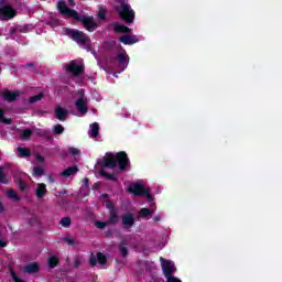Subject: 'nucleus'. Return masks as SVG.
I'll list each match as a JSON object with an SVG mask.
<instances>
[{"label": "nucleus", "mask_w": 282, "mask_h": 282, "mask_svg": "<svg viewBox=\"0 0 282 282\" xmlns=\"http://www.w3.org/2000/svg\"><path fill=\"white\" fill-rule=\"evenodd\" d=\"M118 163H119V169L121 171L129 169L130 163H129V156H127V153L107 152L106 155L104 156V163L101 164V166L104 169H116V166H118Z\"/></svg>", "instance_id": "f257e3e1"}, {"label": "nucleus", "mask_w": 282, "mask_h": 282, "mask_svg": "<svg viewBox=\"0 0 282 282\" xmlns=\"http://www.w3.org/2000/svg\"><path fill=\"white\" fill-rule=\"evenodd\" d=\"M57 10L64 17H70L72 19H75V21H83V23H84L86 30H88V32H94V30H96V23L94 22V18L80 17L78 14V12H76L69 8H66L64 1H59L57 3Z\"/></svg>", "instance_id": "f03ea898"}, {"label": "nucleus", "mask_w": 282, "mask_h": 282, "mask_svg": "<svg viewBox=\"0 0 282 282\" xmlns=\"http://www.w3.org/2000/svg\"><path fill=\"white\" fill-rule=\"evenodd\" d=\"M116 10L126 23H133L135 19V12L131 9V6L124 1H119V4L116 7Z\"/></svg>", "instance_id": "7ed1b4c3"}, {"label": "nucleus", "mask_w": 282, "mask_h": 282, "mask_svg": "<svg viewBox=\"0 0 282 282\" xmlns=\"http://www.w3.org/2000/svg\"><path fill=\"white\" fill-rule=\"evenodd\" d=\"M128 193H132V195L141 197H148L149 202H153V195L151 194V191L149 188L144 187L143 181H137L135 183H132L128 187Z\"/></svg>", "instance_id": "20e7f679"}, {"label": "nucleus", "mask_w": 282, "mask_h": 282, "mask_svg": "<svg viewBox=\"0 0 282 282\" xmlns=\"http://www.w3.org/2000/svg\"><path fill=\"white\" fill-rule=\"evenodd\" d=\"M65 32L66 35L69 36V39H73V41L77 42L80 47L89 51L90 41L85 33L72 29H66Z\"/></svg>", "instance_id": "39448f33"}, {"label": "nucleus", "mask_w": 282, "mask_h": 282, "mask_svg": "<svg viewBox=\"0 0 282 282\" xmlns=\"http://www.w3.org/2000/svg\"><path fill=\"white\" fill-rule=\"evenodd\" d=\"M14 17H17V11L8 4L7 0H0V20L10 21V19H14Z\"/></svg>", "instance_id": "423d86ee"}, {"label": "nucleus", "mask_w": 282, "mask_h": 282, "mask_svg": "<svg viewBox=\"0 0 282 282\" xmlns=\"http://www.w3.org/2000/svg\"><path fill=\"white\" fill-rule=\"evenodd\" d=\"M79 98L75 101V107L80 116H85L88 111L87 105L89 100L85 97V90L78 91Z\"/></svg>", "instance_id": "0eeeda50"}, {"label": "nucleus", "mask_w": 282, "mask_h": 282, "mask_svg": "<svg viewBox=\"0 0 282 282\" xmlns=\"http://www.w3.org/2000/svg\"><path fill=\"white\" fill-rule=\"evenodd\" d=\"M90 265L93 267L97 265V268H105V265H107V257H105V254L99 252L97 253V259H96V256L91 253Z\"/></svg>", "instance_id": "6e6552de"}, {"label": "nucleus", "mask_w": 282, "mask_h": 282, "mask_svg": "<svg viewBox=\"0 0 282 282\" xmlns=\"http://www.w3.org/2000/svg\"><path fill=\"white\" fill-rule=\"evenodd\" d=\"M117 58L119 61L120 72H124V69H127V67L129 66V55H127V51L119 53Z\"/></svg>", "instance_id": "1a4fd4ad"}, {"label": "nucleus", "mask_w": 282, "mask_h": 282, "mask_svg": "<svg viewBox=\"0 0 282 282\" xmlns=\"http://www.w3.org/2000/svg\"><path fill=\"white\" fill-rule=\"evenodd\" d=\"M67 72L70 74H74L75 76H78L83 72V65L77 64L76 62H70L68 66H66Z\"/></svg>", "instance_id": "9d476101"}, {"label": "nucleus", "mask_w": 282, "mask_h": 282, "mask_svg": "<svg viewBox=\"0 0 282 282\" xmlns=\"http://www.w3.org/2000/svg\"><path fill=\"white\" fill-rule=\"evenodd\" d=\"M19 96H21L20 91H11V90H6L3 93V98L4 100H7L8 102H14V100H17V98H19Z\"/></svg>", "instance_id": "9b49d317"}, {"label": "nucleus", "mask_w": 282, "mask_h": 282, "mask_svg": "<svg viewBox=\"0 0 282 282\" xmlns=\"http://www.w3.org/2000/svg\"><path fill=\"white\" fill-rule=\"evenodd\" d=\"M123 45H133L134 43H138V37L135 35H123L119 39Z\"/></svg>", "instance_id": "f8f14e48"}, {"label": "nucleus", "mask_w": 282, "mask_h": 282, "mask_svg": "<svg viewBox=\"0 0 282 282\" xmlns=\"http://www.w3.org/2000/svg\"><path fill=\"white\" fill-rule=\"evenodd\" d=\"M98 133H100V127L98 126V122H94L89 127V138H98Z\"/></svg>", "instance_id": "ddd939ff"}, {"label": "nucleus", "mask_w": 282, "mask_h": 282, "mask_svg": "<svg viewBox=\"0 0 282 282\" xmlns=\"http://www.w3.org/2000/svg\"><path fill=\"white\" fill-rule=\"evenodd\" d=\"M122 224L124 228H131L133 224H135V220L133 219V215L128 214L122 217Z\"/></svg>", "instance_id": "4468645a"}, {"label": "nucleus", "mask_w": 282, "mask_h": 282, "mask_svg": "<svg viewBox=\"0 0 282 282\" xmlns=\"http://www.w3.org/2000/svg\"><path fill=\"white\" fill-rule=\"evenodd\" d=\"M113 28H115V32H120L121 34L131 33V29H129L128 26L121 25L120 23H115Z\"/></svg>", "instance_id": "2eb2a0df"}, {"label": "nucleus", "mask_w": 282, "mask_h": 282, "mask_svg": "<svg viewBox=\"0 0 282 282\" xmlns=\"http://www.w3.org/2000/svg\"><path fill=\"white\" fill-rule=\"evenodd\" d=\"M55 116L57 120H65V118H67V110L63 109L62 107H57L55 109Z\"/></svg>", "instance_id": "dca6fc26"}, {"label": "nucleus", "mask_w": 282, "mask_h": 282, "mask_svg": "<svg viewBox=\"0 0 282 282\" xmlns=\"http://www.w3.org/2000/svg\"><path fill=\"white\" fill-rule=\"evenodd\" d=\"M78 173V167L72 166L66 169L61 173L62 177H69L70 175H76Z\"/></svg>", "instance_id": "f3484780"}, {"label": "nucleus", "mask_w": 282, "mask_h": 282, "mask_svg": "<svg viewBox=\"0 0 282 282\" xmlns=\"http://www.w3.org/2000/svg\"><path fill=\"white\" fill-rule=\"evenodd\" d=\"M107 208L110 209V224H116L118 215L116 214V209H113V204L108 203Z\"/></svg>", "instance_id": "a211bd4d"}, {"label": "nucleus", "mask_w": 282, "mask_h": 282, "mask_svg": "<svg viewBox=\"0 0 282 282\" xmlns=\"http://www.w3.org/2000/svg\"><path fill=\"white\" fill-rule=\"evenodd\" d=\"M47 193V188L45 187V184L41 183L37 185L35 189L36 197H43Z\"/></svg>", "instance_id": "6ab92c4d"}, {"label": "nucleus", "mask_w": 282, "mask_h": 282, "mask_svg": "<svg viewBox=\"0 0 282 282\" xmlns=\"http://www.w3.org/2000/svg\"><path fill=\"white\" fill-rule=\"evenodd\" d=\"M24 271L29 272V274H34V272H39V263L28 264Z\"/></svg>", "instance_id": "aec40b11"}, {"label": "nucleus", "mask_w": 282, "mask_h": 282, "mask_svg": "<svg viewBox=\"0 0 282 282\" xmlns=\"http://www.w3.org/2000/svg\"><path fill=\"white\" fill-rule=\"evenodd\" d=\"M18 153L21 158H29L30 155V150L25 149V148H18Z\"/></svg>", "instance_id": "412c9836"}, {"label": "nucleus", "mask_w": 282, "mask_h": 282, "mask_svg": "<svg viewBox=\"0 0 282 282\" xmlns=\"http://www.w3.org/2000/svg\"><path fill=\"white\" fill-rule=\"evenodd\" d=\"M155 209H147V208H142L140 212H139V215L141 217H149L150 215H153Z\"/></svg>", "instance_id": "4be33fe9"}, {"label": "nucleus", "mask_w": 282, "mask_h": 282, "mask_svg": "<svg viewBox=\"0 0 282 282\" xmlns=\"http://www.w3.org/2000/svg\"><path fill=\"white\" fill-rule=\"evenodd\" d=\"M56 265H58V258H56L55 256L48 258V267L56 268Z\"/></svg>", "instance_id": "5701e85b"}, {"label": "nucleus", "mask_w": 282, "mask_h": 282, "mask_svg": "<svg viewBox=\"0 0 282 282\" xmlns=\"http://www.w3.org/2000/svg\"><path fill=\"white\" fill-rule=\"evenodd\" d=\"M44 173H45V171L43 170V167H34L33 169L34 177H41V175H43Z\"/></svg>", "instance_id": "b1692460"}, {"label": "nucleus", "mask_w": 282, "mask_h": 282, "mask_svg": "<svg viewBox=\"0 0 282 282\" xmlns=\"http://www.w3.org/2000/svg\"><path fill=\"white\" fill-rule=\"evenodd\" d=\"M43 99V93H40L39 95H35L33 97L30 98V102L33 104V102H39V100H42Z\"/></svg>", "instance_id": "393cba45"}, {"label": "nucleus", "mask_w": 282, "mask_h": 282, "mask_svg": "<svg viewBox=\"0 0 282 282\" xmlns=\"http://www.w3.org/2000/svg\"><path fill=\"white\" fill-rule=\"evenodd\" d=\"M30 135H32V131L30 129L23 130L21 132L22 140H28V138H30Z\"/></svg>", "instance_id": "a878e982"}, {"label": "nucleus", "mask_w": 282, "mask_h": 282, "mask_svg": "<svg viewBox=\"0 0 282 282\" xmlns=\"http://www.w3.org/2000/svg\"><path fill=\"white\" fill-rule=\"evenodd\" d=\"M7 196L10 197V199H14L15 202H19V198L17 197V193L12 189L7 191Z\"/></svg>", "instance_id": "bb28decb"}, {"label": "nucleus", "mask_w": 282, "mask_h": 282, "mask_svg": "<svg viewBox=\"0 0 282 282\" xmlns=\"http://www.w3.org/2000/svg\"><path fill=\"white\" fill-rule=\"evenodd\" d=\"M53 131H54V133L61 134V133H63V131H65V128L62 124H56L53 127Z\"/></svg>", "instance_id": "cd10ccee"}, {"label": "nucleus", "mask_w": 282, "mask_h": 282, "mask_svg": "<svg viewBox=\"0 0 282 282\" xmlns=\"http://www.w3.org/2000/svg\"><path fill=\"white\" fill-rule=\"evenodd\" d=\"M0 184H8V178L3 174V167H0Z\"/></svg>", "instance_id": "c85d7f7f"}, {"label": "nucleus", "mask_w": 282, "mask_h": 282, "mask_svg": "<svg viewBox=\"0 0 282 282\" xmlns=\"http://www.w3.org/2000/svg\"><path fill=\"white\" fill-rule=\"evenodd\" d=\"M0 122H3L4 124H10L12 122L11 119H6L3 117V110H0Z\"/></svg>", "instance_id": "c756f323"}, {"label": "nucleus", "mask_w": 282, "mask_h": 282, "mask_svg": "<svg viewBox=\"0 0 282 282\" xmlns=\"http://www.w3.org/2000/svg\"><path fill=\"white\" fill-rule=\"evenodd\" d=\"M61 224H62V226H64V228H67V226H70L72 219H69L67 217L62 218Z\"/></svg>", "instance_id": "7c9ffc66"}, {"label": "nucleus", "mask_w": 282, "mask_h": 282, "mask_svg": "<svg viewBox=\"0 0 282 282\" xmlns=\"http://www.w3.org/2000/svg\"><path fill=\"white\" fill-rule=\"evenodd\" d=\"M15 184H17V186H18L21 191H25L26 185H25V183H23V181H21V180L15 181Z\"/></svg>", "instance_id": "2f4dec72"}, {"label": "nucleus", "mask_w": 282, "mask_h": 282, "mask_svg": "<svg viewBox=\"0 0 282 282\" xmlns=\"http://www.w3.org/2000/svg\"><path fill=\"white\" fill-rule=\"evenodd\" d=\"M106 14L107 12L105 11V9H100L98 12V17L101 19V21H105Z\"/></svg>", "instance_id": "473e14b6"}, {"label": "nucleus", "mask_w": 282, "mask_h": 282, "mask_svg": "<svg viewBox=\"0 0 282 282\" xmlns=\"http://www.w3.org/2000/svg\"><path fill=\"white\" fill-rule=\"evenodd\" d=\"M122 246H123V243H121V246H120V254H121V257H127L128 251H127L126 247H122Z\"/></svg>", "instance_id": "72a5a7b5"}, {"label": "nucleus", "mask_w": 282, "mask_h": 282, "mask_svg": "<svg viewBox=\"0 0 282 282\" xmlns=\"http://www.w3.org/2000/svg\"><path fill=\"white\" fill-rule=\"evenodd\" d=\"M100 175H105L108 180H116V176L113 174H107L105 171H100Z\"/></svg>", "instance_id": "f704fd0d"}, {"label": "nucleus", "mask_w": 282, "mask_h": 282, "mask_svg": "<svg viewBox=\"0 0 282 282\" xmlns=\"http://www.w3.org/2000/svg\"><path fill=\"white\" fill-rule=\"evenodd\" d=\"M95 226H96V228L102 229V228H105V227L107 226V223L96 221V223H95Z\"/></svg>", "instance_id": "c9c22d12"}, {"label": "nucleus", "mask_w": 282, "mask_h": 282, "mask_svg": "<svg viewBox=\"0 0 282 282\" xmlns=\"http://www.w3.org/2000/svg\"><path fill=\"white\" fill-rule=\"evenodd\" d=\"M69 153H70L72 155H78L79 151H78V149H76V148H72V149L69 150Z\"/></svg>", "instance_id": "e433bc0d"}, {"label": "nucleus", "mask_w": 282, "mask_h": 282, "mask_svg": "<svg viewBox=\"0 0 282 282\" xmlns=\"http://www.w3.org/2000/svg\"><path fill=\"white\" fill-rule=\"evenodd\" d=\"M65 241H67L68 245L72 246V243H74V238L68 236V237L65 238Z\"/></svg>", "instance_id": "4c0bfd02"}, {"label": "nucleus", "mask_w": 282, "mask_h": 282, "mask_svg": "<svg viewBox=\"0 0 282 282\" xmlns=\"http://www.w3.org/2000/svg\"><path fill=\"white\" fill-rule=\"evenodd\" d=\"M6 246H8V243L0 239V248H6Z\"/></svg>", "instance_id": "58836bf2"}, {"label": "nucleus", "mask_w": 282, "mask_h": 282, "mask_svg": "<svg viewBox=\"0 0 282 282\" xmlns=\"http://www.w3.org/2000/svg\"><path fill=\"white\" fill-rule=\"evenodd\" d=\"M68 3H69V6H70V8H74V0H68Z\"/></svg>", "instance_id": "ea45409f"}, {"label": "nucleus", "mask_w": 282, "mask_h": 282, "mask_svg": "<svg viewBox=\"0 0 282 282\" xmlns=\"http://www.w3.org/2000/svg\"><path fill=\"white\" fill-rule=\"evenodd\" d=\"M36 160L37 162H43V156H37Z\"/></svg>", "instance_id": "a19ab883"}, {"label": "nucleus", "mask_w": 282, "mask_h": 282, "mask_svg": "<svg viewBox=\"0 0 282 282\" xmlns=\"http://www.w3.org/2000/svg\"><path fill=\"white\" fill-rule=\"evenodd\" d=\"M84 182L86 185L89 184V178H85Z\"/></svg>", "instance_id": "79ce46f5"}, {"label": "nucleus", "mask_w": 282, "mask_h": 282, "mask_svg": "<svg viewBox=\"0 0 282 282\" xmlns=\"http://www.w3.org/2000/svg\"><path fill=\"white\" fill-rule=\"evenodd\" d=\"M154 221H160V216L154 217Z\"/></svg>", "instance_id": "37998d69"}, {"label": "nucleus", "mask_w": 282, "mask_h": 282, "mask_svg": "<svg viewBox=\"0 0 282 282\" xmlns=\"http://www.w3.org/2000/svg\"><path fill=\"white\" fill-rule=\"evenodd\" d=\"M50 182H54V178H52V176L48 177Z\"/></svg>", "instance_id": "c03bdc74"}, {"label": "nucleus", "mask_w": 282, "mask_h": 282, "mask_svg": "<svg viewBox=\"0 0 282 282\" xmlns=\"http://www.w3.org/2000/svg\"><path fill=\"white\" fill-rule=\"evenodd\" d=\"M113 76H115L116 78H118V73H113Z\"/></svg>", "instance_id": "a18cd8bd"}, {"label": "nucleus", "mask_w": 282, "mask_h": 282, "mask_svg": "<svg viewBox=\"0 0 282 282\" xmlns=\"http://www.w3.org/2000/svg\"><path fill=\"white\" fill-rule=\"evenodd\" d=\"M0 210L3 212V205H0Z\"/></svg>", "instance_id": "49530a36"}, {"label": "nucleus", "mask_w": 282, "mask_h": 282, "mask_svg": "<svg viewBox=\"0 0 282 282\" xmlns=\"http://www.w3.org/2000/svg\"><path fill=\"white\" fill-rule=\"evenodd\" d=\"M78 263H80V261H76V265H78Z\"/></svg>", "instance_id": "de8ad7c7"}]
</instances>
